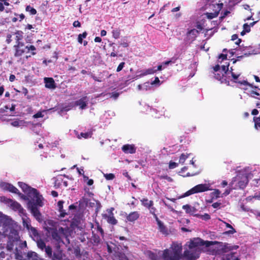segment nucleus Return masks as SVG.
Listing matches in <instances>:
<instances>
[{"label": "nucleus", "instance_id": "nucleus-29", "mask_svg": "<svg viewBox=\"0 0 260 260\" xmlns=\"http://www.w3.org/2000/svg\"><path fill=\"white\" fill-rule=\"evenodd\" d=\"M28 257L32 260H44L41 258L38 254L35 252H30L28 253Z\"/></svg>", "mask_w": 260, "mask_h": 260}, {"label": "nucleus", "instance_id": "nucleus-11", "mask_svg": "<svg viewBox=\"0 0 260 260\" xmlns=\"http://www.w3.org/2000/svg\"><path fill=\"white\" fill-rule=\"evenodd\" d=\"M237 186L240 189H244L248 182V177L246 175L243 174L237 178Z\"/></svg>", "mask_w": 260, "mask_h": 260}, {"label": "nucleus", "instance_id": "nucleus-6", "mask_svg": "<svg viewBox=\"0 0 260 260\" xmlns=\"http://www.w3.org/2000/svg\"><path fill=\"white\" fill-rule=\"evenodd\" d=\"M200 253V250L189 249L185 250L182 255V257H184L188 260H196L199 257Z\"/></svg>", "mask_w": 260, "mask_h": 260}, {"label": "nucleus", "instance_id": "nucleus-17", "mask_svg": "<svg viewBox=\"0 0 260 260\" xmlns=\"http://www.w3.org/2000/svg\"><path fill=\"white\" fill-rule=\"evenodd\" d=\"M87 96H84L75 102V105L79 106L81 109H85L87 106Z\"/></svg>", "mask_w": 260, "mask_h": 260}, {"label": "nucleus", "instance_id": "nucleus-10", "mask_svg": "<svg viewBox=\"0 0 260 260\" xmlns=\"http://www.w3.org/2000/svg\"><path fill=\"white\" fill-rule=\"evenodd\" d=\"M10 208L15 211H18L20 214L25 215L26 213L25 210L23 208L21 205L17 201H13L10 205Z\"/></svg>", "mask_w": 260, "mask_h": 260}, {"label": "nucleus", "instance_id": "nucleus-45", "mask_svg": "<svg viewBox=\"0 0 260 260\" xmlns=\"http://www.w3.org/2000/svg\"><path fill=\"white\" fill-rule=\"evenodd\" d=\"M104 176L107 180H112L114 179L115 177V175L112 173L104 174Z\"/></svg>", "mask_w": 260, "mask_h": 260}, {"label": "nucleus", "instance_id": "nucleus-54", "mask_svg": "<svg viewBox=\"0 0 260 260\" xmlns=\"http://www.w3.org/2000/svg\"><path fill=\"white\" fill-rule=\"evenodd\" d=\"M148 209L149 210L150 213L152 214V215L156 214L155 212L156 211V209L153 206L148 208Z\"/></svg>", "mask_w": 260, "mask_h": 260}, {"label": "nucleus", "instance_id": "nucleus-59", "mask_svg": "<svg viewBox=\"0 0 260 260\" xmlns=\"http://www.w3.org/2000/svg\"><path fill=\"white\" fill-rule=\"evenodd\" d=\"M119 95L118 92H113L111 93V98H113L114 99H116Z\"/></svg>", "mask_w": 260, "mask_h": 260}, {"label": "nucleus", "instance_id": "nucleus-30", "mask_svg": "<svg viewBox=\"0 0 260 260\" xmlns=\"http://www.w3.org/2000/svg\"><path fill=\"white\" fill-rule=\"evenodd\" d=\"M199 34V31L198 30L196 29H192L187 32V35L190 36L191 37V39L194 40Z\"/></svg>", "mask_w": 260, "mask_h": 260}, {"label": "nucleus", "instance_id": "nucleus-1", "mask_svg": "<svg viewBox=\"0 0 260 260\" xmlns=\"http://www.w3.org/2000/svg\"><path fill=\"white\" fill-rule=\"evenodd\" d=\"M46 230L51 235L52 242L56 248V250L53 252L52 260H61L62 252L60 249L61 245L64 244V242L56 228L47 227Z\"/></svg>", "mask_w": 260, "mask_h": 260}, {"label": "nucleus", "instance_id": "nucleus-61", "mask_svg": "<svg viewBox=\"0 0 260 260\" xmlns=\"http://www.w3.org/2000/svg\"><path fill=\"white\" fill-rule=\"evenodd\" d=\"M43 116V115L42 114V113L41 112H38V113H37L36 114H35L34 115V117L36 118L42 117Z\"/></svg>", "mask_w": 260, "mask_h": 260}, {"label": "nucleus", "instance_id": "nucleus-3", "mask_svg": "<svg viewBox=\"0 0 260 260\" xmlns=\"http://www.w3.org/2000/svg\"><path fill=\"white\" fill-rule=\"evenodd\" d=\"M15 57L21 56L24 53L30 52L31 55L36 54V47L34 45L25 46L24 43H19L14 46Z\"/></svg>", "mask_w": 260, "mask_h": 260}, {"label": "nucleus", "instance_id": "nucleus-26", "mask_svg": "<svg viewBox=\"0 0 260 260\" xmlns=\"http://www.w3.org/2000/svg\"><path fill=\"white\" fill-rule=\"evenodd\" d=\"M240 74H236L235 73H232L231 76L233 79V81L235 83H238L241 85H246L248 84V82L246 81L243 80V81H238L237 80L240 76Z\"/></svg>", "mask_w": 260, "mask_h": 260}, {"label": "nucleus", "instance_id": "nucleus-58", "mask_svg": "<svg viewBox=\"0 0 260 260\" xmlns=\"http://www.w3.org/2000/svg\"><path fill=\"white\" fill-rule=\"evenodd\" d=\"M97 230L101 233V236L103 237L104 235V232L102 228L98 225L97 226Z\"/></svg>", "mask_w": 260, "mask_h": 260}, {"label": "nucleus", "instance_id": "nucleus-19", "mask_svg": "<svg viewBox=\"0 0 260 260\" xmlns=\"http://www.w3.org/2000/svg\"><path fill=\"white\" fill-rule=\"evenodd\" d=\"M64 203L63 201H59L57 203V206L59 212H60L59 217H64L66 215L69 214V212H66L63 209V204Z\"/></svg>", "mask_w": 260, "mask_h": 260}, {"label": "nucleus", "instance_id": "nucleus-25", "mask_svg": "<svg viewBox=\"0 0 260 260\" xmlns=\"http://www.w3.org/2000/svg\"><path fill=\"white\" fill-rule=\"evenodd\" d=\"M25 217H22V224L24 228H25L27 230H28L30 228H31L30 224V219L26 216V214L24 215Z\"/></svg>", "mask_w": 260, "mask_h": 260}, {"label": "nucleus", "instance_id": "nucleus-34", "mask_svg": "<svg viewBox=\"0 0 260 260\" xmlns=\"http://www.w3.org/2000/svg\"><path fill=\"white\" fill-rule=\"evenodd\" d=\"M9 5L8 0H0V12H3L5 10L4 6H9Z\"/></svg>", "mask_w": 260, "mask_h": 260}, {"label": "nucleus", "instance_id": "nucleus-36", "mask_svg": "<svg viewBox=\"0 0 260 260\" xmlns=\"http://www.w3.org/2000/svg\"><path fill=\"white\" fill-rule=\"evenodd\" d=\"M0 202L10 206L11 203L12 202V200L7 198L5 196H0Z\"/></svg>", "mask_w": 260, "mask_h": 260}, {"label": "nucleus", "instance_id": "nucleus-46", "mask_svg": "<svg viewBox=\"0 0 260 260\" xmlns=\"http://www.w3.org/2000/svg\"><path fill=\"white\" fill-rule=\"evenodd\" d=\"M187 157L188 154H185L184 153H182L180 156L179 162L180 164H183Z\"/></svg>", "mask_w": 260, "mask_h": 260}, {"label": "nucleus", "instance_id": "nucleus-13", "mask_svg": "<svg viewBox=\"0 0 260 260\" xmlns=\"http://www.w3.org/2000/svg\"><path fill=\"white\" fill-rule=\"evenodd\" d=\"M140 214L138 211H133L129 213L126 216L127 221L134 222L140 217Z\"/></svg>", "mask_w": 260, "mask_h": 260}, {"label": "nucleus", "instance_id": "nucleus-8", "mask_svg": "<svg viewBox=\"0 0 260 260\" xmlns=\"http://www.w3.org/2000/svg\"><path fill=\"white\" fill-rule=\"evenodd\" d=\"M29 197L34 200H35V203H31V205L36 204V206H39L40 207H42L43 206L44 204L42 202L43 198L42 196L40 194L37 189L36 193L32 192L30 195H29Z\"/></svg>", "mask_w": 260, "mask_h": 260}, {"label": "nucleus", "instance_id": "nucleus-48", "mask_svg": "<svg viewBox=\"0 0 260 260\" xmlns=\"http://www.w3.org/2000/svg\"><path fill=\"white\" fill-rule=\"evenodd\" d=\"M203 220H208L210 219V215L208 213H205L204 215H198Z\"/></svg>", "mask_w": 260, "mask_h": 260}, {"label": "nucleus", "instance_id": "nucleus-56", "mask_svg": "<svg viewBox=\"0 0 260 260\" xmlns=\"http://www.w3.org/2000/svg\"><path fill=\"white\" fill-rule=\"evenodd\" d=\"M218 59H221V61L226 60L227 59V54H224L222 53L219 54L218 56Z\"/></svg>", "mask_w": 260, "mask_h": 260}, {"label": "nucleus", "instance_id": "nucleus-9", "mask_svg": "<svg viewBox=\"0 0 260 260\" xmlns=\"http://www.w3.org/2000/svg\"><path fill=\"white\" fill-rule=\"evenodd\" d=\"M18 186L22 189L23 191L27 194V195L29 197L32 192H35L36 193L37 189L36 188H32L29 186L26 183L22 182H19L18 183Z\"/></svg>", "mask_w": 260, "mask_h": 260}, {"label": "nucleus", "instance_id": "nucleus-12", "mask_svg": "<svg viewBox=\"0 0 260 260\" xmlns=\"http://www.w3.org/2000/svg\"><path fill=\"white\" fill-rule=\"evenodd\" d=\"M114 210L113 208H112L109 211V215L107 214H104L102 215L103 218L106 219L107 222L112 225H115L117 223V220L115 219L114 216V214L112 211Z\"/></svg>", "mask_w": 260, "mask_h": 260}, {"label": "nucleus", "instance_id": "nucleus-28", "mask_svg": "<svg viewBox=\"0 0 260 260\" xmlns=\"http://www.w3.org/2000/svg\"><path fill=\"white\" fill-rule=\"evenodd\" d=\"M15 40L16 44L19 43H22L21 41L23 39V32L20 30H18L15 32Z\"/></svg>", "mask_w": 260, "mask_h": 260}, {"label": "nucleus", "instance_id": "nucleus-22", "mask_svg": "<svg viewBox=\"0 0 260 260\" xmlns=\"http://www.w3.org/2000/svg\"><path fill=\"white\" fill-rule=\"evenodd\" d=\"M142 205L148 208L153 206L154 205L153 201L152 200H149L147 198H143L140 200Z\"/></svg>", "mask_w": 260, "mask_h": 260}, {"label": "nucleus", "instance_id": "nucleus-5", "mask_svg": "<svg viewBox=\"0 0 260 260\" xmlns=\"http://www.w3.org/2000/svg\"><path fill=\"white\" fill-rule=\"evenodd\" d=\"M210 190V186L208 184H200L196 185L181 196L182 198L189 196L191 194L205 192Z\"/></svg>", "mask_w": 260, "mask_h": 260}, {"label": "nucleus", "instance_id": "nucleus-18", "mask_svg": "<svg viewBox=\"0 0 260 260\" xmlns=\"http://www.w3.org/2000/svg\"><path fill=\"white\" fill-rule=\"evenodd\" d=\"M221 260H240L237 256L236 252H231L230 253L225 254Z\"/></svg>", "mask_w": 260, "mask_h": 260}, {"label": "nucleus", "instance_id": "nucleus-57", "mask_svg": "<svg viewBox=\"0 0 260 260\" xmlns=\"http://www.w3.org/2000/svg\"><path fill=\"white\" fill-rule=\"evenodd\" d=\"M229 65L221 66L222 70L224 72V74H226L229 71Z\"/></svg>", "mask_w": 260, "mask_h": 260}, {"label": "nucleus", "instance_id": "nucleus-27", "mask_svg": "<svg viewBox=\"0 0 260 260\" xmlns=\"http://www.w3.org/2000/svg\"><path fill=\"white\" fill-rule=\"evenodd\" d=\"M157 225L158 226V230L162 234L164 235H168V230L166 226L164 224L163 222L162 221L158 222V223H157Z\"/></svg>", "mask_w": 260, "mask_h": 260}, {"label": "nucleus", "instance_id": "nucleus-2", "mask_svg": "<svg viewBox=\"0 0 260 260\" xmlns=\"http://www.w3.org/2000/svg\"><path fill=\"white\" fill-rule=\"evenodd\" d=\"M182 250L180 244L173 243L170 248L164 250L162 257L164 260H181Z\"/></svg>", "mask_w": 260, "mask_h": 260}, {"label": "nucleus", "instance_id": "nucleus-50", "mask_svg": "<svg viewBox=\"0 0 260 260\" xmlns=\"http://www.w3.org/2000/svg\"><path fill=\"white\" fill-rule=\"evenodd\" d=\"M177 59V58L173 57L171 59V60L166 61L164 62L163 63L165 65H168L170 63H175Z\"/></svg>", "mask_w": 260, "mask_h": 260}, {"label": "nucleus", "instance_id": "nucleus-4", "mask_svg": "<svg viewBox=\"0 0 260 260\" xmlns=\"http://www.w3.org/2000/svg\"><path fill=\"white\" fill-rule=\"evenodd\" d=\"M216 243V241H204L201 238H198L189 242L188 248L189 249L200 250V246H205L206 247H209L211 245H214V244Z\"/></svg>", "mask_w": 260, "mask_h": 260}, {"label": "nucleus", "instance_id": "nucleus-20", "mask_svg": "<svg viewBox=\"0 0 260 260\" xmlns=\"http://www.w3.org/2000/svg\"><path fill=\"white\" fill-rule=\"evenodd\" d=\"M214 78L221 82V83H225L228 85H230V81L227 80L226 79L223 78L224 74L222 73H215L214 72Z\"/></svg>", "mask_w": 260, "mask_h": 260}, {"label": "nucleus", "instance_id": "nucleus-55", "mask_svg": "<svg viewBox=\"0 0 260 260\" xmlns=\"http://www.w3.org/2000/svg\"><path fill=\"white\" fill-rule=\"evenodd\" d=\"M149 257L151 260H157V256L156 254L151 252Z\"/></svg>", "mask_w": 260, "mask_h": 260}, {"label": "nucleus", "instance_id": "nucleus-60", "mask_svg": "<svg viewBox=\"0 0 260 260\" xmlns=\"http://www.w3.org/2000/svg\"><path fill=\"white\" fill-rule=\"evenodd\" d=\"M12 35L11 34H8L7 35L6 42L8 44H10L12 42Z\"/></svg>", "mask_w": 260, "mask_h": 260}, {"label": "nucleus", "instance_id": "nucleus-21", "mask_svg": "<svg viewBox=\"0 0 260 260\" xmlns=\"http://www.w3.org/2000/svg\"><path fill=\"white\" fill-rule=\"evenodd\" d=\"M28 231L29 233L30 236L34 240H35L41 237L38 231L35 228L32 226L31 228H30Z\"/></svg>", "mask_w": 260, "mask_h": 260}, {"label": "nucleus", "instance_id": "nucleus-35", "mask_svg": "<svg viewBox=\"0 0 260 260\" xmlns=\"http://www.w3.org/2000/svg\"><path fill=\"white\" fill-rule=\"evenodd\" d=\"M8 191H9L11 192H12V193H14L19 194V195H20L21 194L19 192L18 189L16 187H15L14 186H13L12 184H11L10 183L9 185Z\"/></svg>", "mask_w": 260, "mask_h": 260}, {"label": "nucleus", "instance_id": "nucleus-64", "mask_svg": "<svg viewBox=\"0 0 260 260\" xmlns=\"http://www.w3.org/2000/svg\"><path fill=\"white\" fill-rule=\"evenodd\" d=\"M159 82H160V80H159V78L157 77H156L155 78L154 80L153 81H152L151 84L152 85H154V84H155L157 83H159Z\"/></svg>", "mask_w": 260, "mask_h": 260}, {"label": "nucleus", "instance_id": "nucleus-39", "mask_svg": "<svg viewBox=\"0 0 260 260\" xmlns=\"http://www.w3.org/2000/svg\"><path fill=\"white\" fill-rule=\"evenodd\" d=\"M91 239L93 242L95 244H98L101 242V239L100 237L95 234L92 233V236L91 237Z\"/></svg>", "mask_w": 260, "mask_h": 260}, {"label": "nucleus", "instance_id": "nucleus-37", "mask_svg": "<svg viewBox=\"0 0 260 260\" xmlns=\"http://www.w3.org/2000/svg\"><path fill=\"white\" fill-rule=\"evenodd\" d=\"M112 37L116 39H118L121 34V30L119 28L114 29L112 31Z\"/></svg>", "mask_w": 260, "mask_h": 260}, {"label": "nucleus", "instance_id": "nucleus-24", "mask_svg": "<svg viewBox=\"0 0 260 260\" xmlns=\"http://www.w3.org/2000/svg\"><path fill=\"white\" fill-rule=\"evenodd\" d=\"M34 241H36L38 247L41 250H44V248H46V244L44 240L41 239V237Z\"/></svg>", "mask_w": 260, "mask_h": 260}, {"label": "nucleus", "instance_id": "nucleus-15", "mask_svg": "<svg viewBox=\"0 0 260 260\" xmlns=\"http://www.w3.org/2000/svg\"><path fill=\"white\" fill-rule=\"evenodd\" d=\"M30 210L31 213L33 214L34 217L36 218V219L39 221H41V214L39 210V209L37 207V206H36V204H32L30 206Z\"/></svg>", "mask_w": 260, "mask_h": 260}, {"label": "nucleus", "instance_id": "nucleus-14", "mask_svg": "<svg viewBox=\"0 0 260 260\" xmlns=\"http://www.w3.org/2000/svg\"><path fill=\"white\" fill-rule=\"evenodd\" d=\"M45 87L49 89H55L56 87L54 79L51 77H45L44 79Z\"/></svg>", "mask_w": 260, "mask_h": 260}, {"label": "nucleus", "instance_id": "nucleus-23", "mask_svg": "<svg viewBox=\"0 0 260 260\" xmlns=\"http://www.w3.org/2000/svg\"><path fill=\"white\" fill-rule=\"evenodd\" d=\"M182 208L185 211L186 213L189 214H193L194 213L197 212V209L194 207H191V206L186 204L183 205L182 206Z\"/></svg>", "mask_w": 260, "mask_h": 260}, {"label": "nucleus", "instance_id": "nucleus-44", "mask_svg": "<svg viewBox=\"0 0 260 260\" xmlns=\"http://www.w3.org/2000/svg\"><path fill=\"white\" fill-rule=\"evenodd\" d=\"M156 72V70L154 69H147L143 74L142 76H145L149 74H152Z\"/></svg>", "mask_w": 260, "mask_h": 260}, {"label": "nucleus", "instance_id": "nucleus-38", "mask_svg": "<svg viewBox=\"0 0 260 260\" xmlns=\"http://www.w3.org/2000/svg\"><path fill=\"white\" fill-rule=\"evenodd\" d=\"M25 11L29 12L30 14L32 15H36L37 13V10L29 5L26 7Z\"/></svg>", "mask_w": 260, "mask_h": 260}, {"label": "nucleus", "instance_id": "nucleus-31", "mask_svg": "<svg viewBox=\"0 0 260 260\" xmlns=\"http://www.w3.org/2000/svg\"><path fill=\"white\" fill-rule=\"evenodd\" d=\"M221 8H219V9L218 11H215L213 13H207L206 16H207V18H208L209 19H212L214 18L217 17Z\"/></svg>", "mask_w": 260, "mask_h": 260}, {"label": "nucleus", "instance_id": "nucleus-32", "mask_svg": "<svg viewBox=\"0 0 260 260\" xmlns=\"http://www.w3.org/2000/svg\"><path fill=\"white\" fill-rule=\"evenodd\" d=\"M92 135V133L91 131H89L86 133H81L80 135L78 136V138L81 139L83 138L84 139H87L89 138H91Z\"/></svg>", "mask_w": 260, "mask_h": 260}, {"label": "nucleus", "instance_id": "nucleus-16", "mask_svg": "<svg viewBox=\"0 0 260 260\" xmlns=\"http://www.w3.org/2000/svg\"><path fill=\"white\" fill-rule=\"evenodd\" d=\"M122 150L125 153L133 154L136 152V148L133 145H124L122 147Z\"/></svg>", "mask_w": 260, "mask_h": 260}, {"label": "nucleus", "instance_id": "nucleus-52", "mask_svg": "<svg viewBox=\"0 0 260 260\" xmlns=\"http://www.w3.org/2000/svg\"><path fill=\"white\" fill-rule=\"evenodd\" d=\"M124 65H125L124 62H121V63H120V64L118 65V67L117 68L116 72H119L121 71L122 70V69L123 68V67H124Z\"/></svg>", "mask_w": 260, "mask_h": 260}, {"label": "nucleus", "instance_id": "nucleus-43", "mask_svg": "<svg viewBox=\"0 0 260 260\" xmlns=\"http://www.w3.org/2000/svg\"><path fill=\"white\" fill-rule=\"evenodd\" d=\"M87 35L86 31L83 32L82 34H80L78 35V41L79 43L81 44L83 42V39L85 38Z\"/></svg>", "mask_w": 260, "mask_h": 260}, {"label": "nucleus", "instance_id": "nucleus-53", "mask_svg": "<svg viewBox=\"0 0 260 260\" xmlns=\"http://www.w3.org/2000/svg\"><path fill=\"white\" fill-rule=\"evenodd\" d=\"M243 30L245 31L246 32H249L250 31V25H249L247 23H245L243 25Z\"/></svg>", "mask_w": 260, "mask_h": 260}, {"label": "nucleus", "instance_id": "nucleus-49", "mask_svg": "<svg viewBox=\"0 0 260 260\" xmlns=\"http://www.w3.org/2000/svg\"><path fill=\"white\" fill-rule=\"evenodd\" d=\"M10 183L7 182H2L0 186L2 188L5 190H8V187Z\"/></svg>", "mask_w": 260, "mask_h": 260}, {"label": "nucleus", "instance_id": "nucleus-40", "mask_svg": "<svg viewBox=\"0 0 260 260\" xmlns=\"http://www.w3.org/2000/svg\"><path fill=\"white\" fill-rule=\"evenodd\" d=\"M115 256L117 257L119 260H128L125 254L122 252H117Z\"/></svg>", "mask_w": 260, "mask_h": 260}, {"label": "nucleus", "instance_id": "nucleus-47", "mask_svg": "<svg viewBox=\"0 0 260 260\" xmlns=\"http://www.w3.org/2000/svg\"><path fill=\"white\" fill-rule=\"evenodd\" d=\"M220 191L218 189H214V191L212 192V194L213 196V197H215V198H218L220 197Z\"/></svg>", "mask_w": 260, "mask_h": 260}, {"label": "nucleus", "instance_id": "nucleus-33", "mask_svg": "<svg viewBox=\"0 0 260 260\" xmlns=\"http://www.w3.org/2000/svg\"><path fill=\"white\" fill-rule=\"evenodd\" d=\"M46 252V254L47 255V256L49 258H51L52 259V257L53 256V254H52V249L51 246H46V248H44V249Z\"/></svg>", "mask_w": 260, "mask_h": 260}, {"label": "nucleus", "instance_id": "nucleus-41", "mask_svg": "<svg viewBox=\"0 0 260 260\" xmlns=\"http://www.w3.org/2000/svg\"><path fill=\"white\" fill-rule=\"evenodd\" d=\"M253 121L254 122L255 128L257 129H260V116L259 117H254Z\"/></svg>", "mask_w": 260, "mask_h": 260}, {"label": "nucleus", "instance_id": "nucleus-7", "mask_svg": "<svg viewBox=\"0 0 260 260\" xmlns=\"http://www.w3.org/2000/svg\"><path fill=\"white\" fill-rule=\"evenodd\" d=\"M216 243L214 245L218 244L219 245V250L222 253H226L233 250H236L239 248L238 245H231L226 243H222L216 241Z\"/></svg>", "mask_w": 260, "mask_h": 260}, {"label": "nucleus", "instance_id": "nucleus-51", "mask_svg": "<svg viewBox=\"0 0 260 260\" xmlns=\"http://www.w3.org/2000/svg\"><path fill=\"white\" fill-rule=\"evenodd\" d=\"M178 165L177 163L170 161L169 162V168L170 169H173L178 167Z\"/></svg>", "mask_w": 260, "mask_h": 260}, {"label": "nucleus", "instance_id": "nucleus-63", "mask_svg": "<svg viewBox=\"0 0 260 260\" xmlns=\"http://www.w3.org/2000/svg\"><path fill=\"white\" fill-rule=\"evenodd\" d=\"M74 27H80L81 23L79 21H75L73 24Z\"/></svg>", "mask_w": 260, "mask_h": 260}, {"label": "nucleus", "instance_id": "nucleus-62", "mask_svg": "<svg viewBox=\"0 0 260 260\" xmlns=\"http://www.w3.org/2000/svg\"><path fill=\"white\" fill-rule=\"evenodd\" d=\"M11 125L13 126L18 127L19 125V122L18 120H15L11 122Z\"/></svg>", "mask_w": 260, "mask_h": 260}, {"label": "nucleus", "instance_id": "nucleus-42", "mask_svg": "<svg viewBox=\"0 0 260 260\" xmlns=\"http://www.w3.org/2000/svg\"><path fill=\"white\" fill-rule=\"evenodd\" d=\"M225 225L226 228H228L231 229L230 230L226 231L225 232L226 234H233L236 232V231L235 230V229L233 228V227L230 224L228 223H225Z\"/></svg>", "mask_w": 260, "mask_h": 260}]
</instances>
